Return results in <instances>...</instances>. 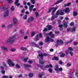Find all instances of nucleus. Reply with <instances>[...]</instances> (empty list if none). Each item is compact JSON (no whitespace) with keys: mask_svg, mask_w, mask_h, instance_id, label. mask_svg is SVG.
Wrapping results in <instances>:
<instances>
[{"mask_svg":"<svg viewBox=\"0 0 78 78\" xmlns=\"http://www.w3.org/2000/svg\"><path fill=\"white\" fill-rule=\"evenodd\" d=\"M59 67L58 66V65H56L55 66V70L57 72H58L59 71Z\"/></svg>","mask_w":78,"mask_h":78,"instance_id":"dca6fc26","label":"nucleus"},{"mask_svg":"<svg viewBox=\"0 0 78 78\" xmlns=\"http://www.w3.org/2000/svg\"><path fill=\"white\" fill-rule=\"evenodd\" d=\"M2 28H6V25H3L2 26Z\"/></svg>","mask_w":78,"mask_h":78,"instance_id":"052dcab7","label":"nucleus"},{"mask_svg":"<svg viewBox=\"0 0 78 78\" xmlns=\"http://www.w3.org/2000/svg\"><path fill=\"white\" fill-rule=\"evenodd\" d=\"M75 72V70L74 69H72L70 72V74H72L74 72Z\"/></svg>","mask_w":78,"mask_h":78,"instance_id":"4c0bfd02","label":"nucleus"},{"mask_svg":"<svg viewBox=\"0 0 78 78\" xmlns=\"http://www.w3.org/2000/svg\"><path fill=\"white\" fill-rule=\"evenodd\" d=\"M65 55L66 54H62L60 55V57H62V58H64Z\"/></svg>","mask_w":78,"mask_h":78,"instance_id":"2f4dec72","label":"nucleus"},{"mask_svg":"<svg viewBox=\"0 0 78 78\" xmlns=\"http://www.w3.org/2000/svg\"><path fill=\"white\" fill-rule=\"evenodd\" d=\"M49 67H50V66L48 65H46L44 66V68H45L46 69H48V68H49Z\"/></svg>","mask_w":78,"mask_h":78,"instance_id":"a18cd8bd","label":"nucleus"},{"mask_svg":"<svg viewBox=\"0 0 78 78\" xmlns=\"http://www.w3.org/2000/svg\"><path fill=\"white\" fill-rule=\"evenodd\" d=\"M76 30V29L75 27H73L72 29V30H71V32L73 33V32H74L75 31V30Z\"/></svg>","mask_w":78,"mask_h":78,"instance_id":"79ce46f5","label":"nucleus"},{"mask_svg":"<svg viewBox=\"0 0 78 78\" xmlns=\"http://www.w3.org/2000/svg\"><path fill=\"white\" fill-rule=\"evenodd\" d=\"M1 73L2 74L4 75L5 73V71L4 70H2L1 71Z\"/></svg>","mask_w":78,"mask_h":78,"instance_id":"a19ab883","label":"nucleus"},{"mask_svg":"<svg viewBox=\"0 0 78 78\" xmlns=\"http://www.w3.org/2000/svg\"><path fill=\"white\" fill-rule=\"evenodd\" d=\"M8 64L9 65L10 67H13L14 66V64L12 61L11 59H9L7 61Z\"/></svg>","mask_w":78,"mask_h":78,"instance_id":"39448f33","label":"nucleus"},{"mask_svg":"<svg viewBox=\"0 0 78 78\" xmlns=\"http://www.w3.org/2000/svg\"><path fill=\"white\" fill-rule=\"evenodd\" d=\"M39 37H37H37L36 38L35 41H37L39 40Z\"/></svg>","mask_w":78,"mask_h":78,"instance_id":"69168bd1","label":"nucleus"},{"mask_svg":"<svg viewBox=\"0 0 78 78\" xmlns=\"http://www.w3.org/2000/svg\"><path fill=\"white\" fill-rule=\"evenodd\" d=\"M17 37V35L15 34L14 35L12 36L9 38L7 39L5 41V44L7 45L8 44H10L11 45L14 43V42L15 41L16 37Z\"/></svg>","mask_w":78,"mask_h":78,"instance_id":"f257e3e1","label":"nucleus"},{"mask_svg":"<svg viewBox=\"0 0 78 78\" xmlns=\"http://www.w3.org/2000/svg\"><path fill=\"white\" fill-rule=\"evenodd\" d=\"M28 57H26L24 59L23 61L25 62H26L27 61V60H28Z\"/></svg>","mask_w":78,"mask_h":78,"instance_id":"72a5a7b5","label":"nucleus"},{"mask_svg":"<svg viewBox=\"0 0 78 78\" xmlns=\"http://www.w3.org/2000/svg\"><path fill=\"white\" fill-rule=\"evenodd\" d=\"M10 51L12 52H14V51H16V49L14 48H12L10 49Z\"/></svg>","mask_w":78,"mask_h":78,"instance_id":"393cba45","label":"nucleus"},{"mask_svg":"<svg viewBox=\"0 0 78 78\" xmlns=\"http://www.w3.org/2000/svg\"><path fill=\"white\" fill-rule=\"evenodd\" d=\"M57 42L58 44L59 45H62L63 44V41L61 40H59L57 41Z\"/></svg>","mask_w":78,"mask_h":78,"instance_id":"f8f14e48","label":"nucleus"},{"mask_svg":"<svg viewBox=\"0 0 78 78\" xmlns=\"http://www.w3.org/2000/svg\"><path fill=\"white\" fill-rule=\"evenodd\" d=\"M23 66L25 67L24 68V69L25 70H27V67H30V68H31L32 67V66H31V65H29L28 64H24L23 65Z\"/></svg>","mask_w":78,"mask_h":78,"instance_id":"6e6552de","label":"nucleus"},{"mask_svg":"<svg viewBox=\"0 0 78 78\" xmlns=\"http://www.w3.org/2000/svg\"><path fill=\"white\" fill-rule=\"evenodd\" d=\"M43 42L42 41H41L39 43V45H40V46H42L43 45Z\"/></svg>","mask_w":78,"mask_h":78,"instance_id":"e433bc0d","label":"nucleus"},{"mask_svg":"<svg viewBox=\"0 0 78 78\" xmlns=\"http://www.w3.org/2000/svg\"><path fill=\"white\" fill-rule=\"evenodd\" d=\"M57 9H58V8H50L47 11V12L48 13H49V12H50L51 11L53 10L52 13V14H54L56 12V11L57 10Z\"/></svg>","mask_w":78,"mask_h":78,"instance_id":"7ed1b4c3","label":"nucleus"},{"mask_svg":"<svg viewBox=\"0 0 78 78\" xmlns=\"http://www.w3.org/2000/svg\"><path fill=\"white\" fill-rule=\"evenodd\" d=\"M37 66L39 67H40V68L42 70H46V69L42 66L38 65H37Z\"/></svg>","mask_w":78,"mask_h":78,"instance_id":"4468645a","label":"nucleus"},{"mask_svg":"<svg viewBox=\"0 0 78 78\" xmlns=\"http://www.w3.org/2000/svg\"><path fill=\"white\" fill-rule=\"evenodd\" d=\"M68 50H69V51H73V48H69Z\"/></svg>","mask_w":78,"mask_h":78,"instance_id":"c03bdc74","label":"nucleus"},{"mask_svg":"<svg viewBox=\"0 0 78 78\" xmlns=\"http://www.w3.org/2000/svg\"><path fill=\"white\" fill-rule=\"evenodd\" d=\"M58 70L60 71V72L62 71V68L61 67H60L58 69Z\"/></svg>","mask_w":78,"mask_h":78,"instance_id":"864d4df0","label":"nucleus"},{"mask_svg":"<svg viewBox=\"0 0 78 78\" xmlns=\"http://www.w3.org/2000/svg\"><path fill=\"white\" fill-rule=\"evenodd\" d=\"M34 20V18L33 16L30 17L28 19V21L30 22H32Z\"/></svg>","mask_w":78,"mask_h":78,"instance_id":"2eb2a0df","label":"nucleus"},{"mask_svg":"<svg viewBox=\"0 0 78 78\" xmlns=\"http://www.w3.org/2000/svg\"><path fill=\"white\" fill-rule=\"evenodd\" d=\"M18 78H22L23 77V76L22 74H20L18 76Z\"/></svg>","mask_w":78,"mask_h":78,"instance_id":"49530a36","label":"nucleus"},{"mask_svg":"<svg viewBox=\"0 0 78 78\" xmlns=\"http://www.w3.org/2000/svg\"><path fill=\"white\" fill-rule=\"evenodd\" d=\"M59 14H60V11L58 10L57 12L56 13V15H54L52 16V17L51 18V20H53L55 18H56L57 17H58V15H59Z\"/></svg>","mask_w":78,"mask_h":78,"instance_id":"20e7f679","label":"nucleus"},{"mask_svg":"<svg viewBox=\"0 0 78 78\" xmlns=\"http://www.w3.org/2000/svg\"><path fill=\"white\" fill-rule=\"evenodd\" d=\"M60 15H61V16H62V15H64V12H62V11L60 13Z\"/></svg>","mask_w":78,"mask_h":78,"instance_id":"3c124183","label":"nucleus"},{"mask_svg":"<svg viewBox=\"0 0 78 78\" xmlns=\"http://www.w3.org/2000/svg\"><path fill=\"white\" fill-rule=\"evenodd\" d=\"M62 1H63V0H58L57 2L55 3V5H57V4H58V3H61V2H62Z\"/></svg>","mask_w":78,"mask_h":78,"instance_id":"b1692460","label":"nucleus"},{"mask_svg":"<svg viewBox=\"0 0 78 78\" xmlns=\"http://www.w3.org/2000/svg\"><path fill=\"white\" fill-rule=\"evenodd\" d=\"M20 49L22 50H24V51H28V49H27L24 47L21 48Z\"/></svg>","mask_w":78,"mask_h":78,"instance_id":"a878e982","label":"nucleus"},{"mask_svg":"<svg viewBox=\"0 0 78 78\" xmlns=\"http://www.w3.org/2000/svg\"><path fill=\"white\" fill-rule=\"evenodd\" d=\"M35 0H30V2L33 5H34V4H35V3H36V2H35Z\"/></svg>","mask_w":78,"mask_h":78,"instance_id":"bb28decb","label":"nucleus"},{"mask_svg":"<svg viewBox=\"0 0 78 78\" xmlns=\"http://www.w3.org/2000/svg\"><path fill=\"white\" fill-rule=\"evenodd\" d=\"M75 75L76 76H78V71H77L75 73Z\"/></svg>","mask_w":78,"mask_h":78,"instance_id":"37998d69","label":"nucleus"},{"mask_svg":"<svg viewBox=\"0 0 78 78\" xmlns=\"http://www.w3.org/2000/svg\"><path fill=\"white\" fill-rule=\"evenodd\" d=\"M1 49H2V50H3L5 51H7V50H8V48H7V47L5 46H1Z\"/></svg>","mask_w":78,"mask_h":78,"instance_id":"1a4fd4ad","label":"nucleus"},{"mask_svg":"<svg viewBox=\"0 0 78 78\" xmlns=\"http://www.w3.org/2000/svg\"><path fill=\"white\" fill-rule=\"evenodd\" d=\"M5 68L3 67V66H1L0 67V69L1 70H3Z\"/></svg>","mask_w":78,"mask_h":78,"instance_id":"0e129e2a","label":"nucleus"},{"mask_svg":"<svg viewBox=\"0 0 78 78\" xmlns=\"http://www.w3.org/2000/svg\"><path fill=\"white\" fill-rule=\"evenodd\" d=\"M55 33H56L57 34H59V32L58 31H55Z\"/></svg>","mask_w":78,"mask_h":78,"instance_id":"bf43d9fd","label":"nucleus"},{"mask_svg":"<svg viewBox=\"0 0 78 78\" xmlns=\"http://www.w3.org/2000/svg\"><path fill=\"white\" fill-rule=\"evenodd\" d=\"M58 27L60 28V31L63 30V28H62V27H63V25H62V24H60L58 26Z\"/></svg>","mask_w":78,"mask_h":78,"instance_id":"412c9836","label":"nucleus"},{"mask_svg":"<svg viewBox=\"0 0 78 78\" xmlns=\"http://www.w3.org/2000/svg\"><path fill=\"white\" fill-rule=\"evenodd\" d=\"M47 31V28H45L43 30V32H45V31Z\"/></svg>","mask_w":78,"mask_h":78,"instance_id":"e2e57ef3","label":"nucleus"},{"mask_svg":"<svg viewBox=\"0 0 78 78\" xmlns=\"http://www.w3.org/2000/svg\"><path fill=\"white\" fill-rule=\"evenodd\" d=\"M58 59L59 58L56 56H54L53 58H52V60H56V61H58Z\"/></svg>","mask_w":78,"mask_h":78,"instance_id":"6ab92c4d","label":"nucleus"},{"mask_svg":"<svg viewBox=\"0 0 78 78\" xmlns=\"http://www.w3.org/2000/svg\"><path fill=\"white\" fill-rule=\"evenodd\" d=\"M35 34H36V33L35 32H32L31 34V36L32 37H33V36H34L35 35Z\"/></svg>","mask_w":78,"mask_h":78,"instance_id":"f704fd0d","label":"nucleus"},{"mask_svg":"<svg viewBox=\"0 0 78 78\" xmlns=\"http://www.w3.org/2000/svg\"><path fill=\"white\" fill-rule=\"evenodd\" d=\"M3 65L5 67H7V66H6V65L5 63L3 62Z\"/></svg>","mask_w":78,"mask_h":78,"instance_id":"338daca9","label":"nucleus"},{"mask_svg":"<svg viewBox=\"0 0 78 78\" xmlns=\"http://www.w3.org/2000/svg\"><path fill=\"white\" fill-rule=\"evenodd\" d=\"M8 76H4L2 77V78H8Z\"/></svg>","mask_w":78,"mask_h":78,"instance_id":"8fccbe9b","label":"nucleus"},{"mask_svg":"<svg viewBox=\"0 0 78 78\" xmlns=\"http://www.w3.org/2000/svg\"><path fill=\"white\" fill-rule=\"evenodd\" d=\"M27 15H26L24 16H23V19L25 20H26L27 19Z\"/></svg>","mask_w":78,"mask_h":78,"instance_id":"de8ad7c7","label":"nucleus"},{"mask_svg":"<svg viewBox=\"0 0 78 78\" xmlns=\"http://www.w3.org/2000/svg\"><path fill=\"white\" fill-rule=\"evenodd\" d=\"M16 68H17V69H20V68H21L20 66L18 64L16 65Z\"/></svg>","mask_w":78,"mask_h":78,"instance_id":"473e14b6","label":"nucleus"},{"mask_svg":"<svg viewBox=\"0 0 78 78\" xmlns=\"http://www.w3.org/2000/svg\"><path fill=\"white\" fill-rule=\"evenodd\" d=\"M29 76L30 78L33 77V74L32 73H29Z\"/></svg>","mask_w":78,"mask_h":78,"instance_id":"c85d7f7f","label":"nucleus"},{"mask_svg":"<svg viewBox=\"0 0 78 78\" xmlns=\"http://www.w3.org/2000/svg\"><path fill=\"white\" fill-rule=\"evenodd\" d=\"M65 53H66V55H68V54H69V50H66L65 51Z\"/></svg>","mask_w":78,"mask_h":78,"instance_id":"5fc2aeb1","label":"nucleus"},{"mask_svg":"<svg viewBox=\"0 0 78 78\" xmlns=\"http://www.w3.org/2000/svg\"><path fill=\"white\" fill-rule=\"evenodd\" d=\"M69 54H70L71 56H73V52L72 51H70L69 52Z\"/></svg>","mask_w":78,"mask_h":78,"instance_id":"603ef678","label":"nucleus"},{"mask_svg":"<svg viewBox=\"0 0 78 78\" xmlns=\"http://www.w3.org/2000/svg\"><path fill=\"white\" fill-rule=\"evenodd\" d=\"M69 11H70V9L68 8H66L63 10V12H65V13H67V12H69Z\"/></svg>","mask_w":78,"mask_h":78,"instance_id":"ddd939ff","label":"nucleus"},{"mask_svg":"<svg viewBox=\"0 0 78 78\" xmlns=\"http://www.w3.org/2000/svg\"><path fill=\"white\" fill-rule=\"evenodd\" d=\"M32 45H33L35 46V47H39V46L37 44H36L34 43H32Z\"/></svg>","mask_w":78,"mask_h":78,"instance_id":"cd10ccee","label":"nucleus"},{"mask_svg":"<svg viewBox=\"0 0 78 78\" xmlns=\"http://www.w3.org/2000/svg\"><path fill=\"white\" fill-rule=\"evenodd\" d=\"M77 44H78V43L77 42H75L74 43H73V44L74 45H76Z\"/></svg>","mask_w":78,"mask_h":78,"instance_id":"774afa93","label":"nucleus"},{"mask_svg":"<svg viewBox=\"0 0 78 78\" xmlns=\"http://www.w3.org/2000/svg\"><path fill=\"white\" fill-rule=\"evenodd\" d=\"M73 14L74 16H76L78 15V12H77V11L76 10L73 12Z\"/></svg>","mask_w":78,"mask_h":78,"instance_id":"a211bd4d","label":"nucleus"},{"mask_svg":"<svg viewBox=\"0 0 78 78\" xmlns=\"http://www.w3.org/2000/svg\"><path fill=\"white\" fill-rule=\"evenodd\" d=\"M8 16H9V11H8V10H5L4 14V17H8Z\"/></svg>","mask_w":78,"mask_h":78,"instance_id":"0eeeda50","label":"nucleus"},{"mask_svg":"<svg viewBox=\"0 0 78 78\" xmlns=\"http://www.w3.org/2000/svg\"><path fill=\"white\" fill-rule=\"evenodd\" d=\"M73 25H74V23H70V26L71 27H72V26H73Z\"/></svg>","mask_w":78,"mask_h":78,"instance_id":"13d9d810","label":"nucleus"},{"mask_svg":"<svg viewBox=\"0 0 78 78\" xmlns=\"http://www.w3.org/2000/svg\"><path fill=\"white\" fill-rule=\"evenodd\" d=\"M67 65L68 67H70V66H71V64H70V63H68Z\"/></svg>","mask_w":78,"mask_h":78,"instance_id":"680f3d73","label":"nucleus"},{"mask_svg":"<svg viewBox=\"0 0 78 78\" xmlns=\"http://www.w3.org/2000/svg\"><path fill=\"white\" fill-rule=\"evenodd\" d=\"M28 63L29 64H32L33 63V61L31 60H29L28 61Z\"/></svg>","mask_w":78,"mask_h":78,"instance_id":"09e8293b","label":"nucleus"},{"mask_svg":"<svg viewBox=\"0 0 78 78\" xmlns=\"http://www.w3.org/2000/svg\"><path fill=\"white\" fill-rule=\"evenodd\" d=\"M52 32L51 31L49 34L47 35L48 36V37H49V36H50L51 37H52V38H53L54 37H55V34H52Z\"/></svg>","mask_w":78,"mask_h":78,"instance_id":"9d476101","label":"nucleus"},{"mask_svg":"<svg viewBox=\"0 0 78 78\" xmlns=\"http://www.w3.org/2000/svg\"><path fill=\"white\" fill-rule=\"evenodd\" d=\"M18 2H19V0H16L15 3V5H17V3H18Z\"/></svg>","mask_w":78,"mask_h":78,"instance_id":"4d7b16f0","label":"nucleus"},{"mask_svg":"<svg viewBox=\"0 0 78 78\" xmlns=\"http://www.w3.org/2000/svg\"><path fill=\"white\" fill-rule=\"evenodd\" d=\"M47 27L48 28V30H50L52 28V26L51 25H48L47 26Z\"/></svg>","mask_w":78,"mask_h":78,"instance_id":"5701e85b","label":"nucleus"},{"mask_svg":"<svg viewBox=\"0 0 78 78\" xmlns=\"http://www.w3.org/2000/svg\"><path fill=\"white\" fill-rule=\"evenodd\" d=\"M37 37H38L39 38H42V37H43L42 35V34L41 33L37 35Z\"/></svg>","mask_w":78,"mask_h":78,"instance_id":"4be33fe9","label":"nucleus"},{"mask_svg":"<svg viewBox=\"0 0 78 78\" xmlns=\"http://www.w3.org/2000/svg\"><path fill=\"white\" fill-rule=\"evenodd\" d=\"M38 56L41 57V58L39 60V62L41 64H43L45 62V61H42V60L43 59V53L41 52V51H38Z\"/></svg>","mask_w":78,"mask_h":78,"instance_id":"f03ea898","label":"nucleus"},{"mask_svg":"<svg viewBox=\"0 0 78 78\" xmlns=\"http://www.w3.org/2000/svg\"><path fill=\"white\" fill-rule=\"evenodd\" d=\"M14 9H15L14 6H12L10 9L11 11H14Z\"/></svg>","mask_w":78,"mask_h":78,"instance_id":"c9c22d12","label":"nucleus"},{"mask_svg":"<svg viewBox=\"0 0 78 78\" xmlns=\"http://www.w3.org/2000/svg\"><path fill=\"white\" fill-rule=\"evenodd\" d=\"M48 70L50 73H52L53 72V71L51 68L49 69Z\"/></svg>","mask_w":78,"mask_h":78,"instance_id":"ea45409f","label":"nucleus"},{"mask_svg":"<svg viewBox=\"0 0 78 78\" xmlns=\"http://www.w3.org/2000/svg\"><path fill=\"white\" fill-rule=\"evenodd\" d=\"M46 37L47 38L45 40V42H53L54 41L53 39L48 37V36L47 35V34H46Z\"/></svg>","mask_w":78,"mask_h":78,"instance_id":"423d86ee","label":"nucleus"},{"mask_svg":"<svg viewBox=\"0 0 78 78\" xmlns=\"http://www.w3.org/2000/svg\"><path fill=\"white\" fill-rule=\"evenodd\" d=\"M44 74V73H42L41 74H40L39 75H38L39 77L40 78H41L42 76H43V75Z\"/></svg>","mask_w":78,"mask_h":78,"instance_id":"7c9ffc66","label":"nucleus"},{"mask_svg":"<svg viewBox=\"0 0 78 78\" xmlns=\"http://www.w3.org/2000/svg\"><path fill=\"white\" fill-rule=\"evenodd\" d=\"M36 17H37L39 16V13L37 12H36L35 13Z\"/></svg>","mask_w":78,"mask_h":78,"instance_id":"58836bf2","label":"nucleus"},{"mask_svg":"<svg viewBox=\"0 0 78 78\" xmlns=\"http://www.w3.org/2000/svg\"><path fill=\"white\" fill-rule=\"evenodd\" d=\"M29 10L30 12H31L32 11V10H33V8H34V5H30L29 6Z\"/></svg>","mask_w":78,"mask_h":78,"instance_id":"9b49d317","label":"nucleus"},{"mask_svg":"<svg viewBox=\"0 0 78 78\" xmlns=\"http://www.w3.org/2000/svg\"><path fill=\"white\" fill-rule=\"evenodd\" d=\"M13 26V24H10L9 25L7 26L8 29H11V28Z\"/></svg>","mask_w":78,"mask_h":78,"instance_id":"aec40b11","label":"nucleus"},{"mask_svg":"<svg viewBox=\"0 0 78 78\" xmlns=\"http://www.w3.org/2000/svg\"><path fill=\"white\" fill-rule=\"evenodd\" d=\"M13 22L14 24H17V18H13Z\"/></svg>","mask_w":78,"mask_h":78,"instance_id":"f3484780","label":"nucleus"},{"mask_svg":"<svg viewBox=\"0 0 78 78\" xmlns=\"http://www.w3.org/2000/svg\"><path fill=\"white\" fill-rule=\"evenodd\" d=\"M48 55V54L46 53H44L43 54V56H47Z\"/></svg>","mask_w":78,"mask_h":78,"instance_id":"6e6d98bb","label":"nucleus"},{"mask_svg":"<svg viewBox=\"0 0 78 78\" xmlns=\"http://www.w3.org/2000/svg\"><path fill=\"white\" fill-rule=\"evenodd\" d=\"M67 23H68V22H67V23L65 22L63 24L64 27L66 28H67Z\"/></svg>","mask_w":78,"mask_h":78,"instance_id":"c756f323","label":"nucleus"}]
</instances>
